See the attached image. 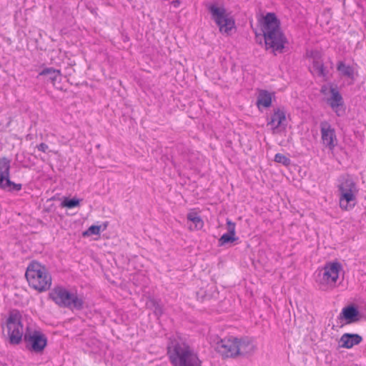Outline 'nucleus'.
<instances>
[{"instance_id": "1", "label": "nucleus", "mask_w": 366, "mask_h": 366, "mask_svg": "<svg viewBox=\"0 0 366 366\" xmlns=\"http://www.w3.org/2000/svg\"><path fill=\"white\" fill-rule=\"evenodd\" d=\"M5 325L10 345H18L24 341L25 348L36 354H41L47 346V337L40 330L27 326L24 332L22 315L19 310H11Z\"/></svg>"}, {"instance_id": "2", "label": "nucleus", "mask_w": 366, "mask_h": 366, "mask_svg": "<svg viewBox=\"0 0 366 366\" xmlns=\"http://www.w3.org/2000/svg\"><path fill=\"white\" fill-rule=\"evenodd\" d=\"M167 356L173 366H202V361L194 350L179 337L169 338Z\"/></svg>"}, {"instance_id": "3", "label": "nucleus", "mask_w": 366, "mask_h": 366, "mask_svg": "<svg viewBox=\"0 0 366 366\" xmlns=\"http://www.w3.org/2000/svg\"><path fill=\"white\" fill-rule=\"evenodd\" d=\"M49 298L59 307L68 308L71 310H82L85 305L82 295L70 291L63 286L54 287L49 293Z\"/></svg>"}, {"instance_id": "4", "label": "nucleus", "mask_w": 366, "mask_h": 366, "mask_svg": "<svg viewBox=\"0 0 366 366\" xmlns=\"http://www.w3.org/2000/svg\"><path fill=\"white\" fill-rule=\"evenodd\" d=\"M25 277L29 285L42 292L49 290L51 285V277L46 267L38 262L31 261L27 267Z\"/></svg>"}, {"instance_id": "5", "label": "nucleus", "mask_w": 366, "mask_h": 366, "mask_svg": "<svg viewBox=\"0 0 366 366\" xmlns=\"http://www.w3.org/2000/svg\"><path fill=\"white\" fill-rule=\"evenodd\" d=\"M207 9L221 33L229 35L231 31L235 29L234 19L227 12L223 6H218L216 4H211L207 6Z\"/></svg>"}, {"instance_id": "6", "label": "nucleus", "mask_w": 366, "mask_h": 366, "mask_svg": "<svg viewBox=\"0 0 366 366\" xmlns=\"http://www.w3.org/2000/svg\"><path fill=\"white\" fill-rule=\"evenodd\" d=\"M264 46L273 55L285 53L288 51L289 41L282 30L262 34Z\"/></svg>"}, {"instance_id": "7", "label": "nucleus", "mask_w": 366, "mask_h": 366, "mask_svg": "<svg viewBox=\"0 0 366 366\" xmlns=\"http://www.w3.org/2000/svg\"><path fill=\"white\" fill-rule=\"evenodd\" d=\"M356 184L351 178H344L338 185L340 192V207L342 210L348 211L356 204V197L354 194Z\"/></svg>"}, {"instance_id": "8", "label": "nucleus", "mask_w": 366, "mask_h": 366, "mask_svg": "<svg viewBox=\"0 0 366 366\" xmlns=\"http://www.w3.org/2000/svg\"><path fill=\"white\" fill-rule=\"evenodd\" d=\"M362 315L359 310L358 306L355 303H350L345 306L339 316L337 320L342 323L341 327L345 325H351L360 321Z\"/></svg>"}, {"instance_id": "9", "label": "nucleus", "mask_w": 366, "mask_h": 366, "mask_svg": "<svg viewBox=\"0 0 366 366\" xmlns=\"http://www.w3.org/2000/svg\"><path fill=\"white\" fill-rule=\"evenodd\" d=\"M330 92L331 97L327 100L328 104L337 117H342L345 114L346 107L342 94L337 89V86L334 87L332 83L330 84Z\"/></svg>"}, {"instance_id": "10", "label": "nucleus", "mask_w": 366, "mask_h": 366, "mask_svg": "<svg viewBox=\"0 0 366 366\" xmlns=\"http://www.w3.org/2000/svg\"><path fill=\"white\" fill-rule=\"evenodd\" d=\"M237 337H229L220 339L216 343L215 350L224 357H236Z\"/></svg>"}, {"instance_id": "11", "label": "nucleus", "mask_w": 366, "mask_h": 366, "mask_svg": "<svg viewBox=\"0 0 366 366\" xmlns=\"http://www.w3.org/2000/svg\"><path fill=\"white\" fill-rule=\"evenodd\" d=\"M262 34L282 30L280 20L273 12H268L259 20Z\"/></svg>"}, {"instance_id": "12", "label": "nucleus", "mask_w": 366, "mask_h": 366, "mask_svg": "<svg viewBox=\"0 0 366 366\" xmlns=\"http://www.w3.org/2000/svg\"><path fill=\"white\" fill-rule=\"evenodd\" d=\"M320 131L324 144L330 149H333L337 142L335 129L332 128L329 122L324 121L320 123Z\"/></svg>"}, {"instance_id": "13", "label": "nucleus", "mask_w": 366, "mask_h": 366, "mask_svg": "<svg viewBox=\"0 0 366 366\" xmlns=\"http://www.w3.org/2000/svg\"><path fill=\"white\" fill-rule=\"evenodd\" d=\"M341 269L342 264L338 262L327 263L322 269V281L327 284H335Z\"/></svg>"}, {"instance_id": "14", "label": "nucleus", "mask_w": 366, "mask_h": 366, "mask_svg": "<svg viewBox=\"0 0 366 366\" xmlns=\"http://www.w3.org/2000/svg\"><path fill=\"white\" fill-rule=\"evenodd\" d=\"M236 347V357H249L254 353L256 349L252 341L247 337L237 338Z\"/></svg>"}, {"instance_id": "15", "label": "nucleus", "mask_w": 366, "mask_h": 366, "mask_svg": "<svg viewBox=\"0 0 366 366\" xmlns=\"http://www.w3.org/2000/svg\"><path fill=\"white\" fill-rule=\"evenodd\" d=\"M267 125L272 126L273 130L282 127L285 129L287 127L286 110L284 107H278L274 109L270 119L267 122Z\"/></svg>"}, {"instance_id": "16", "label": "nucleus", "mask_w": 366, "mask_h": 366, "mask_svg": "<svg viewBox=\"0 0 366 366\" xmlns=\"http://www.w3.org/2000/svg\"><path fill=\"white\" fill-rule=\"evenodd\" d=\"M362 340V337L358 334L345 333L341 336L339 343L341 347L350 349L360 344Z\"/></svg>"}, {"instance_id": "17", "label": "nucleus", "mask_w": 366, "mask_h": 366, "mask_svg": "<svg viewBox=\"0 0 366 366\" xmlns=\"http://www.w3.org/2000/svg\"><path fill=\"white\" fill-rule=\"evenodd\" d=\"M39 76H42L44 81L50 82L56 86V81L57 79H61V74L59 69L53 67H45L39 73Z\"/></svg>"}, {"instance_id": "18", "label": "nucleus", "mask_w": 366, "mask_h": 366, "mask_svg": "<svg viewBox=\"0 0 366 366\" xmlns=\"http://www.w3.org/2000/svg\"><path fill=\"white\" fill-rule=\"evenodd\" d=\"M274 95V93H270L267 90H259L256 102L259 110H261V107L264 109L270 107L272 103V96Z\"/></svg>"}, {"instance_id": "19", "label": "nucleus", "mask_w": 366, "mask_h": 366, "mask_svg": "<svg viewBox=\"0 0 366 366\" xmlns=\"http://www.w3.org/2000/svg\"><path fill=\"white\" fill-rule=\"evenodd\" d=\"M337 70L342 76L347 77L352 81L355 80V76L357 75V72H355L354 67L347 65L343 61H339L337 63Z\"/></svg>"}, {"instance_id": "20", "label": "nucleus", "mask_w": 366, "mask_h": 366, "mask_svg": "<svg viewBox=\"0 0 366 366\" xmlns=\"http://www.w3.org/2000/svg\"><path fill=\"white\" fill-rule=\"evenodd\" d=\"M311 56L313 58L312 68L317 71V76L326 77L328 71L326 70L324 64L320 61V53L318 51L312 52Z\"/></svg>"}, {"instance_id": "21", "label": "nucleus", "mask_w": 366, "mask_h": 366, "mask_svg": "<svg viewBox=\"0 0 366 366\" xmlns=\"http://www.w3.org/2000/svg\"><path fill=\"white\" fill-rule=\"evenodd\" d=\"M0 188L8 192H19L22 188L21 184H16L10 179V177L0 181Z\"/></svg>"}, {"instance_id": "22", "label": "nucleus", "mask_w": 366, "mask_h": 366, "mask_svg": "<svg viewBox=\"0 0 366 366\" xmlns=\"http://www.w3.org/2000/svg\"><path fill=\"white\" fill-rule=\"evenodd\" d=\"M11 159L6 157L0 158V181L10 177Z\"/></svg>"}, {"instance_id": "23", "label": "nucleus", "mask_w": 366, "mask_h": 366, "mask_svg": "<svg viewBox=\"0 0 366 366\" xmlns=\"http://www.w3.org/2000/svg\"><path fill=\"white\" fill-rule=\"evenodd\" d=\"M147 308L152 310L154 314L157 317H159L163 314L162 305L160 303V300H158L153 297H149L147 301Z\"/></svg>"}, {"instance_id": "24", "label": "nucleus", "mask_w": 366, "mask_h": 366, "mask_svg": "<svg viewBox=\"0 0 366 366\" xmlns=\"http://www.w3.org/2000/svg\"><path fill=\"white\" fill-rule=\"evenodd\" d=\"M81 199L77 197L69 198L67 197H62V200L60 207L62 208L73 209L80 206Z\"/></svg>"}, {"instance_id": "25", "label": "nucleus", "mask_w": 366, "mask_h": 366, "mask_svg": "<svg viewBox=\"0 0 366 366\" xmlns=\"http://www.w3.org/2000/svg\"><path fill=\"white\" fill-rule=\"evenodd\" d=\"M187 219L194 224V228L197 230L202 229L204 222L202 217L197 212H189L187 215Z\"/></svg>"}, {"instance_id": "26", "label": "nucleus", "mask_w": 366, "mask_h": 366, "mask_svg": "<svg viewBox=\"0 0 366 366\" xmlns=\"http://www.w3.org/2000/svg\"><path fill=\"white\" fill-rule=\"evenodd\" d=\"M238 239H239V237H237L236 235L231 234L226 232V233L223 234L219 239L218 246L222 247V246H225L229 244H232Z\"/></svg>"}, {"instance_id": "27", "label": "nucleus", "mask_w": 366, "mask_h": 366, "mask_svg": "<svg viewBox=\"0 0 366 366\" xmlns=\"http://www.w3.org/2000/svg\"><path fill=\"white\" fill-rule=\"evenodd\" d=\"M101 225H92L86 231L82 233L83 237H89L91 235L99 234L101 231Z\"/></svg>"}, {"instance_id": "28", "label": "nucleus", "mask_w": 366, "mask_h": 366, "mask_svg": "<svg viewBox=\"0 0 366 366\" xmlns=\"http://www.w3.org/2000/svg\"><path fill=\"white\" fill-rule=\"evenodd\" d=\"M274 161L277 163L282 164L285 166H288L291 163V160L290 158L287 157L285 155L277 153L274 156Z\"/></svg>"}, {"instance_id": "29", "label": "nucleus", "mask_w": 366, "mask_h": 366, "mask_svg": "<svg viewBox=\"0 0 366 366\" xmlns=\"http://www.w3.org/2000/svg\"><path fill=\"white\" fill-rule=\"evenodd\" d=\"M235 227H236L235 223L233 222L232 220L227 219V233L236 235Z\"/></svg>"}, {"instance_id": "30", "label": "nucleus", "mask_w": 366, "mask_h": 366, "mask_svg": "<svg viewBox=\"0 0 366 366\" xmlns=\"http://www.w3.org/2000/svg\"><path fill=\"white\" fill-rule=\"evenodd\" d=\"M36 148L38 149L39 151H41V152L45 153L47 152L49 147L46 143L41 142V144H39L36 146Z\"/></svg>"}, {"instance_id": "31", "label": "nucleus", "mask_w": 366, "mask_h": 366, "mask_svg": "<svg viewBox=\"0 0 366 366\" xmlns=\"http://www.w3.org/2000/svg\"><path fill=\"white\" fill-rule=\"evenodd\" d=\"M255 41L257 44L263 46L264 45V39L262 36V34H257L255 32Z\"/></svg>"}, {"instance_id": "32", "label": "nucleus", "mask_w": 366, "mask_h": 366, "mask_svg": "<svg viewBox=\"0 0 366 366\" xmlns=\"http://www.w3.org/2000/svg\"><path fill=\"white\" fill-rule=\"evenodd\" d=\"M328 92V87L327 85H322L320 89V93L327 95Z\"/></svg>"}, {"instance_id": "33", "label": "nucleus", "mask_w": 366, "mask_h": 366, "mask_svg": "<svg viewBox=\"0 0 366 366\" xmlns=\"http://www.w3.org/2000/svg\"><path fill=\"white\" fill-rule=\"evenodd\" d=\"M62 200V197H59V195H54L50 199H49V201H61Z\"/></svg>"}, {"instance_id": "34", "label": "nucleus", "mask_w": 366, "mask_h": 366, "mask_svg": "<svg viewBox=\"0 0 366 366\" xmlns=\"http://www.w3.org/2000/svg\"><path fill=\"white\" fill-rule=\"evenodd\" d=\"M179 0H175V1H173V4H174V6H176L177 4H179Z\"/></svg>"}, {"instance_id": "35", "label": "nucleus", "mask_w": 366, "mask_h": 366, "mask_svg": "<svg viewBox=\"0 0 366 366\" xmlns=\"http://www.w3.org/2000/svg\"><path fill=\"white\" fill-rule=\"evenodd\" d=\"M107 227V222L104 224V229H105Z\"/></svg>"}]
</instances>
